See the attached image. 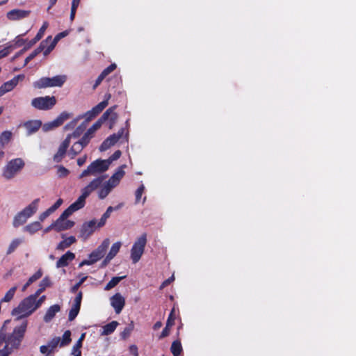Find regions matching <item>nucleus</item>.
Returning <instances> with one entry per match:
<instances>
[{"mask_svg": "<svg viewBox=\"0 0 356 356\" xmlns=\"http://www.w3.org/2000/svg\"><path fill=\"white\" fill-rule=\"evenodd\" d=\"M117 108V106H113L110 107L108 109H107L103 115L101 116V118L98 120L101 122L102 124L104 121L108 119V117L110 115H111V117L110 118V120L112 124H114L115 121L118 119V114L116 113H114V110Z\"/></svg>", "mask_w": 356, "mask_h": 356, "instance_id": "nucleus-21", "label": "nucleus"}, {"mask_svg": "<svg viewBox=\"0 0 356 356\" xmlns=\"http://www.w3.org/2000/svg\"><path fill=\"white\" fill-rule=\"evenodd\" d=\"M120 207H121V204L118 205L115 208H113L111 206L108 207L107 208L106 212L102 215L99 222L97 223V227H103L105 225L106 220L110 217L111 212L114 209H118Z\"/></svg>", "mask_w": 356, "mask_h": 356, "instance_id": "nucleus-25", "label": "nucleus"}, {"mask_svg": "<svg viewBox=\"0 0 356 356\" xmlns=\"http://www.w3.org/2000/svg\"><path fill=\"white\" fill-rule=\"evenodd\" d=\"M5 331V343L4 346L13 352L14 349L19 348L22 340V325L15 326L13 332L8 337L6 336Z\"/></svg>", "mask_w": 356, "mask_h": 356, "instance_id": "nucleus-6", "label": "nucleus"}, {"mask_svg": "<svg viewBox=\"0 0 356 356\" xmlns=\"http://www.w3.org/2000/svg\"><path fill=\"white\" fill-rule=\"evenodd\" d=\"M83 124H81L80 126H79L71 134H68L67 136H71V138L73 137V138H78L81 136V134L83 132L85 128H86V126H83Z\"/></svg>", "mask_w": 356, "mask_h": 356, "instance_id": "nucleus-45", "label": "nucleus"}, {"mask_svg": "<svg viewBox=\"0 0 356 356\" xmlns=\"http://www.w3.org/2000/svg\"><path fill=\"white\" fill-rule=\"evenodd\" d=\"M76 241V238L73 236H70L65 238L58 244L57 250H64L65 249L70 247V245L74 243Z\"/></svg>", "mask_w": 356, "mask_h": 356, "instance_id": "nucleus-26", "label": "nucleus"}, {"mask_svg": "<svg viewBox=\"0 0 356 356\" xmlns=\"http://www.w3.org/2000/svg\"><path fill=\"white\" fill-rule=\"evenodd\" d=\"M109 245V238H105L101 245L90 254L89 258H92L93 261L97 262L105 255Z\"/></svg>", "mask_w": 356, "mask_h": 356, "instance_id": "nucleus-10", "label": "nucleus"}, {"mask_svg": "<svg viewBox=\"0 0 356 356\" xmlns=\"http://www.w3.org/2000/svg\"><path fill=\"white\" fill-rule=\"evenodd\" d=\"M134 323L133 322H131L127 327H126L124 330L120 333V337L122 339H127L130 334H131V332L133 331L134 330Z\"/></svg>", "mask_w": 356, "mask_h": 356, "instance_id": "nucleus-40", "label": "nucleus"}, {"mask_svg": "<svg viewBox=\"0 0 356 356\" xmlns=\"http://www.w3.org/2000/svg\"><path fill=\"white\" fill-rule=\"evenodd\" d=\"M109 168V162L106 160L97 159L92 162L79 175L81 179L88 175H95L97 173L106 172Z\"/></svg>", "mask_w": 356, "mask_h": 356, "instance_id": "nucleus-3", "label": "nucleus"}, {"mask_svg": "<svg viewBox=\"0 0 356 356\" xmlns=\"http://www.w3.org/2000/svg\"><path fill=\"white\" fill-rule=\"evenodd\" d=\"M97 227V225L95 219L84 222L80 231V236L83 239H87L95 231Z\"/></svg>", "mask_w": 356, "mask_h": 356, "instance_id": "nucleus-12", "label": "nucleus"}, {"mask_svg": "<svg viewBox=\"0 0 356 356\" xmlns=\"http://www.w3.org/2000/svg\"><path fill=\"white\" fill-rule=\"evenodd\" d=\"M125 277V276L122 277H113L106 285L105 290L108 291L111 289L114 288L118 283Z\"/></svg>", "mask_w": 356, "mask_h": 356, "instance_id": "nucleus-35", "label": "nucleus"}, {"mask_svg": "<svg viewBox=\"0 0 356 356\" xmlns=\"http://www.w3.org/2000/svg\"><path fill=\"white\" fill-rule=\"evenodd\" d=\"M42 229V225L40 222L35 221L26 225L24 229L30 234H34L37 231Z\"/></svg>", "mask_w": 356, "mask_h": 356, "instance_id": "nucleus-31", "label": "nucleus"}, {"mask_svg": "<svg viewBox=\"0 0 356 356\" xmlns=\"http://www.w3.org/2000/svg\"><path fill=\"white\" fill-rule=\"evenodd\" d=\"M113 186L112 184H110L108 181L103 185L98 192L99 198L101 200L104 199L111 191Z\"/></svg>", "mask_w": 356, "mask_h": 356, "instance_id": "nucleus-27", "label": "nucleus"}, {"mask_svg": "<svg viewBox=\"0 0 356 356\" xmlns=\"http://www.w3.org/2000/svg\"><path fill=\"white\" fill-rule=\"evenodd\" d=\"M74 258L75 254L70 251H67L56 261V267L62 268L67 266L69 263L74 260Z\"/></svg>", "mask_w": 356, "mask_h": 356, "instance_id": "nucleus-19", "label": "nucleus"}, {"mask_svg": "<svg viewBox=\"0 0 356 356\" xmlns=\"http://www.w3.org/2000/svg\"><path fill=\"white\" fill-rule=\"evenodd\" d=\"M121 245H122V243L120 241L113 243L111 248L109 252L108 253V258L113 259L116 256V254L118 253V252L121 248Z\"/></svg>", "mask_w": 356, "mask_h": 356, "instance_id": "nucleus-37", "label": "nucleus"}, {"mask_svg": "<svg viewBox=\"0 0 356 356\" xmlns=\"http://www.w3.org/2000/svg\"><path fill=\"white\" fill-rule=\"evenodd\" d=\"M170 350L174 356H179L183 350L181 341L179 340L174 341L171 345Z\"/></svg>", "mask_w": 356, "mask_h": 356, "instance_id": "nucleus-30", "label": "nucleus"}, {"mask_svg": "<svg viewBox=\"0 0 356 356\" xmlns=\"http://www.w3.org/2000/svg\"><path fill=\"white\" fill-rule=\"evenodd\" d=\"M58 345L60 346V337H56L51 339L47 343V346L49 348V352L54 353V350L57 348Z\"/></svg>", "mask_w": 356, "mask_h": 356, "instance_id": "nucleus-41", "label": "nucleus"}, {"mask_svg": "<svg viewBox=\"0 0 356 356\" xmlns=\"http://www.w3.org/2000/svg\"><path fill=\"white\" fill-rule=\"evenodd\" d=\"M79 311L73 309H70V312H69V315H68V320L70 321H74L76 318V317L77 316V315L79 314Z\"/></svg>", "mask_w": 356, "mask_h": 356, "instance_id": "nucleus-58", "label": "nucleus"}, {"mask_svg": "<svg viewBox=\"0 0 356 356\" xmlns=\"http://www.w3.org/2000/svg\"><path fill=\"white\" fill-rule=\"evenodd\" d=\"M20 243L21 242L19 240L13 241L9 246L7 254L12 253L15 250V248L20 245Z\"/></svg>", "mask_w": 356, "mask_h": 356, "instance_id": "nucleus-52", "label": "nucleus"}, {"mask_svg": "<svg viewBox=\"0 0 356 356\" xmlns=\"http://www.w3.org/2000/svg\"><path fill=\"white\" fill-rule=\"evenodd\" d=\"M22 211L19 212L17 216L15 217L14 221H13V225L15 227H17L21 225L22 224Z\"/></svg>", "mask_w": 356, "mask_h": 356, "instance_id": "nucleus-54", "label": "nucleus"}, {"mask_svg": "<svg viewBox=\"0 0 356 356\" xmlns=\"http://www.w3.org/2000/svg\"><path fill=\"white\" fill-rule=\"evenodd\" d=\"M58 172L60 177H65L69 174V170L64 166L60 165L58 168Z\"/></svg>", "mask_w": 356, "mask_h": 356, "instance_id": "nucleus-63", "label": "nucleus"}, {"mask_svg": "<svg viewBox=\"0 0 356 356\" xmlns=\"http://www.w3.org/2000/svg\"><path fill=\"white\" fill-rule=\"evenodd\" d=\"M82 346V343L80 340H78L76 344L73 346L72 354L75 355L76 353H79V351H81L80 348Z\"/></svg>", "mask_w": 356, "mask_h": 356, "instance_id": "nucleus-62", "label": "nucleus"}, {"mask_svg": "<svg viewBox=\"0 0 356 356\" xmlns=\"http://www.w3.org/2000/svg\"><path fill=\"white\" fill-rule=\"evenodd\" d=\"M63 203V200L61 198H59L58 200H57V201L51 206L50 207L49 209H50V211L54 213L56 209H58L60 205L62 204Z\"/></svg>", "mask_w": 356, "mask_h": 356, "instance_id": "nucleus-57", "label": "nucleus"}, {"mask_svg": "<svg viewBox=\"0 0 356 356\" xmlns=\"http://www.w3.org/2000/svg\"><path fill=\"white\" fill-rule=\"evenodd\" d=\"M13 134L10 131H5L0 135V149H3L11 140Z\"/></svg>", "mask_w": 356, "mask_h": 356, "instance_id": "nucleus-29", "label": "nucleus"}, {"mask_svg": "<svg viewBox=\"0 0 356 356\" xmlns=\"http://www.w3.org/2000/svg\"><path fill=\"white\" fill-rule=\"evenodd\" d=\"M22 166V160L21 159L12 160L8 163L4 170V177L6 179H11L20 170Z\"/></svg>", "mask_w": 356, "mask_h": 356, "instance_id": "nucleus-9", "label": "nucleus"}, {"mask_svg": "<svg viewBox=\"0 0 356 356\" xmlns=\"http://www.w3.org/2000/svg\"><path fill=\"white\" fill-rule=\"evenodd\" d=\"M39 296L35 293L24 299V318L30 316L44 302L46 296L44 295L38 299Z\"/></svg>", "mask_w": 356, "mask_h": 356, "instance_id": "nucleus-2", "label": "nucleus"}, {"mask_svg": "<svg viewBox=\"0 0 356 356\" xmlns=\"http://www.w3.org/2000/svg\"><path fill=\"white\" fill-rule=\"evenodd\" d=\"M175 280V277L174 275H172L171 277H170L169 278H168L167 280H165V281H163L162 282V284H161L159 289L161 290L163 289L165 287L168 286L169 284H171V282H172Z\"/></svg>", "mask_w": 356, "mask_h": 356, "instance_id": "nucleus-56", "label": "nucleus"}, {"mask_svg": "<svg viewBox=\"0 0 356 356\" xmlns=\"http://www.w3.org/2000/svg\"><path fill=\"white\" fill-rule=\"evenodd\" d=\"M126 167H127L126 165H122L120 166L118 168L117 171L108 180V181L110 184H112L113 186L115 187L119 184L120 179L124 175L125 172L124 171V168Z\"/></svg>", "mask_w": 356, "mask_h": 356, "instance_id": "nucleus-20", "label": "nucleus"}, {"mask_svg": "<svg viewBox=\"0 0 356 356\" xmlns=\"http://www.w3.org/2000/svg\"><path fill=\"white\" fill-rule=\"evenodd\" d=\"M174 312H175V310H174V309H172L168 317V319H167V322H166L167 327H172L175 323V316Z\"/></svg>", "mask_w": 356, "mask_h": 356, "instance_id": "nucleus-50", "label": "nucleus"}, {"mask_svg": "<svg viewBox=\"0 0 356 356\" xmlns=\"http://www.w3.org/2000/svg\"><path fill=\"white\" fill-rule=\"evenodd\" d=\"M71 136H67L65 139L60 145L57 152L54 156V161L60 163L66 154L67 150L70 145Z\"/></svg>", "mask_w": 356, "mask_h": 356, "instance_id": "nucleus-11", "label": "nucleus"}, {"mask_svg": "<svg viewBox=\"0 0 356 356\" xmlns=\"http://www.w3.org/2000/svg\"><path fill=\"white\" fill-rule=\"evenodd\" d=\"M66 81L65 75H57L52 78L42 77L37 81L34 82L33 86L35 88H45L48 87H60Z\"/></svg>", "mask_w": 356, "mask_h": 356, "instance_id": "nucleus-5", "label": "nucleus"}, {"mask_svg": "<svg viewBox=\"0 0 356 356\" xmlns=\"http://www.w3.org/2000/svg\"><path fill=\"white\" fill-rule=\"evenodd\" d=\"M12 46L7 47L0 51V59L7 56L12 49Z\"/></svg>", "mask_w": 356, "mask_h": 356, "instance_id": "nucleus-59", "label": "nucleus"}, {"mask_svg": "<svg viewBox=\"0 0 356 356\" xmlns=\"http://www.w3.org/2000/svg\"><path fill=\"white\" fill-rule=\"evenodd\" d=\"M52 212L50 211L49 209H47L45 211L40 213L39 216V220L40 221H43L46 218H47Z\"/></svg>", "mask_w": 356, "mask_h": 356, "instance_id": "nucleus-64", "label": "nucleus"}, {"mask_svg": "<svg viewBox=\"0 0 356 356\" xmlns=\"http://www.w3.org/2000/svg\"><path fill=\"white\" fill-rule=\"evenodd\" d=\"M147 234H142L134 242L131 249V259L134 264L137 263L140 259L147 243Z\"/></svg>", "mask_w": 356, "mask_h": 356, "instance_id": "nucleus-4", "label": "nucleus"}, {"mask_svg": "<svg viewBox=\"0 0 356 356\" xmlns=\"http://www.w3.org/2000/svg\"><path fill=\"white\" fill-rule=\"evenodd\" d=\"M118 324V322L115 321H113L111 323H107L102 327L103 330L102 332V335L107 336L112 334L115 330Z\"/></svg>", "mask_w": 356, "mask_h": 356, "instance_id": "nucleus-28", "label": "nucleus"}, {"mask_svg": "<svg viewBox=\"0 0 356 356\" xmlns=\"http://www.w3.org/2000/svg\"><path fill=\"white\" fill-rule=\"evenodd\" d=\"M7 17L10 20H17L22 17V10H12L7 13Z\"/></svg>", "mask_w": 356, "mask_h": 356, "instance_id": "nucleus-38", "label": "nucleus"}, {"mask_svg": "<svg viewBox=\"0 0 356 356\" xmlns=\"http://www.w3.org/2000/svg\"><path fill=\"white\" fill-rule=\"evenodd\" d=\"M39 201L40 199L37 198L24 209V217L29 218L37 211Z\"/></svg>", "mask_w": 356, "mask_h": 356, "instance_id": "nucleus-24", "label": "nucleus"}, {"mask_svg": "<svg viewBox=\"0 0 356 356\" xmlns=\"http://www.w3.org/2000/svg\"><path fill=\"white\" fill-rule=\"evenodd\" d=\"M22 312V302H20L17 307L15 308L12 312V315L17 316V317L14 320V322H16L22 318V315L20 314Z\"/></svg>", "mask_w": 356, "mask_h": 356, "instance_id": "nucleus-43", "label": "nucleus"}, {"mask_svg": "<svg viewBox=\"0 0 356 356\" xmlns=\"http://www.w3.org/2000/svg\"><path fill=\"white\" fill-rule=\"evenodd\" d=\"M60 306L58 304H55L51 306L47 311L44 316L43 320L46 323L50 322L56 316V313L60 312Z\"/></svg>", "mask_w": 356, "mask_h": 356, "instance_id": "nucleus-23", "label": "nucleus"}, {"mask_svg": "<svg viewBox=\"0 0 356 356\" xmlns=\"http://www.w3.org/2000/svg\"><path fill=\"white\" fill-rule=\"evenodd\" d=\"M49 40H51V36H48L44 40L42 41L38 48H36L29 56H27L24 61V67L27 65L34 57L38 54L43 51L44 54V50L48 47Z\"/></svg>", "mask_w": 356, "mask_h": 356, "instance_id": "nucleus-13", "label": "nucleus"}, {"mask_svg": "<svg viewBox=\"0 0 356 356\" xmlns=\"http://www.w3.org/2000/svg\"><path fill=\"white\" fill-rule=\"evenodd\" d=\"M102 124L101 123V122L97 120L87 130L86 132H88V134H90L91 136H93V134L95 132V131L99 129L101 127Z\"/></svg>", "mask_w": 356, "mask_h": 356, "instance_id": "nucleus-46", "label": "nucleus"}, {"mask_svg": "<svg viewBox=\"0 0 356 356\" xmlns=\"http://www.w3.org/2000/svg\"><path fill=\"white\" fill-rule=\"evenodd\" d=\"M4 326L0 330V356H8L11 354L12 351L8 348V346H4L5 343V331Z\"/></svg>", "mask_w": 356, "mask_h": 356, "instance_id": "nucleus-22", "label": "nucleus"}, {"mask_svg": "<svg viewBox=\"0 0 356 356\" xmlns=\"http://www.w3.org/2000/svg\"><path fill=\"white\" fill-rule=\"evenodd\" d=\"M67 35H68V31H65L60 32L58 34H57L53 40L51 38V40H49L48 47L44 50V56H47L48 54H49L50 52L54 49L57 42L61 38L67 36Z\"/></svg>", "mask_w": 356, "mask_h": 356, "instance_id": "nucleus-18", "label": "nucleus"}, {"mask_svg": "<svg viewBox=\"0 0 356 356\" xmlns=\"http://www.w3.org/2000/svg\"><path fill=\"white\" fill-rule=\"evenodd\" d=\"M42 275V273L41 270H38L37 272H35L26 282L25 284H24V291L32 283L35 282L36 280H39Z\"/></svg>", "mask_w": 356, "mask_h": 356, "instance_id": "nucleus-36", "label": "nucleus"}, {"mask_svg": "<svg viewBox=\"0 0 356 356\" xmlns=\"http://www.w3.org/2000/svg\"><path fill=\"white\" fill-rule=\"evenodd\" d=\"M42 125V121L40 120H32L24 122V127L26 129L27 136L36 133Z\"/></svg>", "mask_w": 356, "mask_h": 356, "instance_id": "nucleus-15", "label": "nucleus"}, {"mask_svg": "<svg viewBox=\"0 0 356 356\" xmlns=\"http://www.w3.org/2000/svg\"><path fill=\"white\" fill-rule=\"evenodd\" d=\"M117 67L116 64L112 63L109 66H108L106 68H105L101 73L102 75H103L105 78L111 74L112 72H113Z\"/></svg>", "mask_w": 356, "mask_h": 356, "instance_id": "nucleus-47", "label": "nucleus"}, {"mask_svg": "<svg viewBox=\"0 0 356 356\" xmlns=\"http://www.w3.org/2000/svg\"><path fill=\"white\" fill-rule=\"evenodd\" d=\"M144 191H145V186L143 184H141L138 188V189L136 190V191L135 193L136 203H138L140 201L141 197H142L143 193H144Z\"/></svg>", "mask_w": 356, "mask_h": 356, "instance_id": "nucleus-48", "label": "nucleus"}, {"mask_svg": "<svg viewBox=\"0 0 356 356\" xmlns=\"http://www.w3.org/2000/svg\"><path fill=\"white\" fill-rule=\"evenodd\" d=\"M111 305L115 313L120 314L124 307L125 300L120 293H117L111 298Z\"/></svg>", "mask_w": 356, "mask_h": 356, "instance_id": "nucleus-14", "label": "nucleus"}, {"mask_svg": "<svg viewBox=\"0 0 356 356\" xmlns=\"http://www.w3.org/2000/svg\"><path fill=\"white\" fill-rule=\"evenodd\" d=\"M21 75H18L14 77L12 80H10L4 83L0 87V97L5 95L6 92L11 91L18 83V80L20 79Z\"/></svg>", "mask_w": 356, "mask_h": 356, "instance_id": "nucleus-17", "label": "nucleus"}, {"mask_svg": "<svg viewBox=\"0 0 356 356\" xmlns=\"http://www.w3.org/2000/svg\"><path fill=\"white\" fill-rule=\"evenodd\" d=\"M50 285V280L47 277L43 278L40 282V288L35 291V293L40 295L46 289L47 287L49 286Z\"/></svg>", "mask_w": 356, "mask_h": 356, "instance_id": "nucleus-39", "label": "nucleus"}, {"mask_svg": "<svg viewBox=\"0 0 356 356\" xmlns=\"http://www.w3.org/2000/svg\"><path fill=\"white\" fill-rule=\"evenodd\" d=\"M170 327H167V325H165V327L163 328V331L159 337V339H161L168 337L170 334Z\"/></svg>", "mask_w": 356, "mask_h": 356, "instance_id": "nucleus-61", "label": "nucleus"}, {"mask_svg": "<svg viewBox=\"0 0 356 356\" xmlns=\"http://www.w3.org/2000/svg\"><path fill=\"white\" fill-rule=\"evenodd\" d=\"M120 150L115 151L106 161L109 162V165L114 161L118 160L121 156Z\"/></svg>", "mask_w": 356, "mask_h": 356, "instance_id": "nucleus-51", "label": "nucleus"}, {"mask_svg": "<svg viewBox=\"0 0 356 356\" xmlns=\"http://www.w3.org/2000/svg\"><path fill=\"white\" fill-rule=\"evenodd\" d=\"M111 97V95L110 93H106L104 95V99L99 103L97 105L94 106L91 110L87 111L83 117L86 119V122H89L97 116L102 111L108 106V101Z\"/></svg>", "mask_w": 356, "mask_h": 356, "instance_id": "nucleus-8", "label": "nucleus"}, {"mask_svg": "<svg viewBox=\"0 0 356 356\" xmlns=\"http://www.w3.org/2000/svg\"><path fill=\"white\" fill-rule=\"evenodd\" d=\"M16 289H17V287L16 286H13L12 287L5 295V296L1 299V302H9L10 301L13 296H14V294L16 291Z\"/></svg>", "mask_w": 356, "mask_h": 356, "instance_id": "nucleus-42", "label": "nucleus"}, {"mask_svg": "<svg viewBox=\"0 0 356 356\" xmlns=\"http://www.w3.org/2000/svg\"><path fill=\"white\" fill-rule=\"evenodd\" d=\"M105 176L102 175L91 181L86 186L81 190V195L78 199L66 209L60 216L59 221L66 220L74 212L82 209L86 204V199L92 191L98 188L104 181Z\"/></svg>", "mask_w": 356, "mask_h": 356, "instance_id": "nucleus-1", "label": "nucleus"}, {"mask_svg": "<svg viewBox=\"0 0 356 356\" xmlns=\"http://www.w3.org/2000/svg\"><path fill=\"white\" fill-rule=\"evenodd\" d=\"M74 225V222L70 220H65L64 227H60V230H67L72 228Z\"/></svg>", "mask_w": 356, "mask_h": 356, "instance_id": "nucleus-53", "label": "nucleus"}, {"mask_svg": "<svg viewBox=\"0 0 356 356\" xmlns=\"http://www.w3.org/2000/svg\"><path fill=\"white\" fill-rule=\"evenodd\" d=\"M84 148V147L79 143V141L76 142L71 147L70 150V154H71L72 159L79 154Z\"/></svg>", "mask_w": 356, "mask_h": 356, "instance_id": "nucleus-33", "label": "nucleus"}, {"mask_svg": "<svg viewBox=\"0 0 356 356\" xmlns=\"http://www.w3.org/2000/svg\"><path fill=\"white\" fill-rule=\"evenodd\" d=\"M93 136L90 134H88V132H86L82 138L79 140V143L81 144L84 147H86L90 143L91 138Z\"/></svg>", "mask_w": 356, "mask_h": 356, "instance_id": "nucleus-44", "label": "nucleus"}, {"mask_svg": "<svg viewBox=\"0 0 356 356\" xmlns=\"http://www.w3.org/2000/svg\"><path fill=\"white\" fill-rule=\"evenodd\" d=\"M56 104L54 96L35 97L31 101V106L38 110L47 111L52 108Z\"/></svg>", "mask_w": 356, "mask_h": 356, "instance_id": "nucleus-7", "label": "nucleus"}, {"mask_svg": "<svg viewBox=\"0 0 356 356\" xmlns=\"http://www.w3.org/2000/svg\"><path fill=\"white\" fill-rule=\"evenodd\" d=\"M106 140H108V143L111 146H113L115 143H117L118 142L119 140L118 139V137L115 136V134H113L109 136L106 138Z\"/></svg>", "mask_w": 356, "mask_h": 356, "instance_id": "nucleus-60", "label": "nucleus"}, {"mask_svg": "<svg viewBox=\"0 0 356 356\" xmlns=\"http://www.w3.org/2000/svg\"><path fill=\"white\" fill-rule=\"evenodd\" d=\"M71 341V332L70 330H66L63 334L62 339H60V347L68 346Z\"/></svg>", "mask_w": 356, "mask_h": 356, "instance_id": "nucleus-34", "label": "nucleus"}, {"mask_svg": "<svg viewBox=\"0 0 356 356\" xmlns=\"http://www.w3.org/2000/svg\"><path fill=\"white\" fill-rule=\"evenodd\" d=\"M81 118H78L76 119H74L73 120L70 121L69 123H67L65 126V129L66 130H71V129H73L77 122H78V120L80 119Z\"/></svg>", "mask_w": 356, "mask_h": 356, "instance_id": "nucleus-55", "label": "nucleus"}, {"mask_svg": "<svg viewBox=\"0 0 356 356\" xmlns=\"http://www.w3.org/2000/svg\"><path fill=\"white\" fill-rule=\"evenodd\" d=\"M44 131H49L53 129H55L56 127H58V126H56V124L54 123V120L51 122H47L42 125L41 127Z\"/></svg>", "mask_w": 356, "mask_h": 356, "instance_id": "nucleus-49", "label": "nucleus"}, {"mask_svg": "<svg viewBox=\"0 0 356 356\" xmlns=\"http://www.w3.org/2000/svg\"><path fill=\"white\" fill-rule=\"evenodd\" d=\"M48 26H49L48 22H44L43 23L42 26H41V28L40 29V30L38 31L35 37L33 39H32L31 40H30L29 42V43H27V40H24V50H25L26 49L30 48L34 44H35L38 40H40L42 38V37L43 36L44 31L47 29Z\"/></svg>", "mask_w": 356, "mask_h": 356, "instance_id": "nucleus-16", "label": "nucleus"}, {"mask_svg": "<svg viewBox=\"0 0 356 356\" xmlns=\"http://www.w3.org/2000/svg\"><path fill=\"white\" fill-rule=\"evenodd\" d=\"M71 115L65 111L62 112L55 120L54 123L56 126L60 127L65 121L70 118Z\"/></svg>", "mask_w": 356, "mask_h": 356, "instance_id": "nucleus-32", "label": "nucleus"}]
</instances>
